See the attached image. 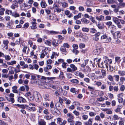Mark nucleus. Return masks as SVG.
<instances>
[{
  "label": "nucleus",
  "instance_id": "nucleus-1",
  "mask_svg": "<svg viewBox=\"0 0 125 125\" xmlns=\"http://www.w3.org/2000/svg\"><path fill=\"white\" fill-rule=\"evenodd\" d=\"M103 59L104 61L102 62L99 66L101 68L108 69L109 65L112 63V60L106 56H104Z\"/></svg>",
  "mask_w": 125,
  "mask_h": 125
},
{
  "label": "nucleus",
  "instance_id": "nucleus-2",
  "mask_svg": "<svg viewBox=\"0 0 125 125\" xmlns=\"http://www.w3.org/2000/svg\"><path fill=\"white\" fill-rule=\"evenodd\" d=\"M9 98H8L7 97H6L7 100L9 102H11L12 103L14 102V99L13 98L14 96V94L12 93H10L9 95Z\"/></svg>",
  "mask_w": 125,
  "mask_h": 125
},
{
  "label": "nucleus",
  "instance_id": "nucleus-3",
  "mask_svg": "<svg viewBox=\"0 0 125 125\" xmlns=\"http://www.w3.org/2000/svg\"><path fill=\"white\" fill-rule=\"evenodd\" d=\"M25 96L28 98L29 100L31 101H33L34 100L33 96L31 94L30 92H29L26 93Z\"/></svg>",
  "mask_w": 125,
  "mask_h": 125
},
{
  "label": "nucleus",
  "instance_id": "nucleus-4",
  "mask_svg": "<svg viewBox=\"0 0 125 125\" xmlns=\"http://www.w3.org/2000/svg\"><path fill=\"white\" fill-rule=\"evenodd\" d=\"M101 39L104 40L106 39V40L105 42H110L111 41V38L110 37H107V36H106L105 34H104L103 35H102L101 37Z\"/></svg>",
  "mask_w": 125,
  "mask_h": 125
},
{
  "label": "nucleus",
  "instance_id": "nucleus-5",
  "mask_svg": "<svg viewBox=\"0 0 125 125\" xmlns=\"http://www.w3.org/2000/svg\"><path fill=\"white\" fill-rule=\"evenodd\" d=\"M96 25L100 29H103L104 28V24L103 22L98 21V23L96 24Z\"/></svg>",
  "mask_w": 125,
  "mask_h": 125
},
{
  "label": "nucleus",
  "instance_id": "nucleus-6",
  "mask_svg": "<svg viewBox=\"0 0 125 125\" xmlns=\"http://www.w3.org/2000/svg\"><path fill=\"white\" fill-rule=\"evenodd\" d=\"M35 99L36 101L38 103L41 102L42 100V98L40 94H37Z\"/></svg>",
  "mask_w": 125,
  "mask_h": 125
},
{
  "label": "nucleus",
  "instance_id": "nucleus-7",
  "mask_svg": "<svg viewBox=\"0 0 125 125\" xmlns=\"http://www.w3.org/2000/svg\"><path fill=\"white\" fill-rule=\"evenodd\" d=\"M101 73L102 76H100L99 77L100 78H102L104 77H105L106 75V73L105 70L102 69L101 70Z\"/></svg>",
  "mask_w": 125,
  "mask_h": 125
},
{
  "label": "nucleus",
  "instance_id": "nucleus-8",
  "mask_svg": "<svg viewBox=\"0 0 125 125\" xmlns=\"http://www.w3.org/2000/svg\"><path fill=\"white\" fill-rule=\"evenodd\" d=\"M17 101L20 103H24L25 102L26 100L22 97H19L17 98Z\"/></svg>",
  "mask_w": 125,
  "mask_h": 125
},
{
  "label": "nucleus",
  "instance_id": "nucleus-9",
  "mask_svg": "<svg viewBox=\"0 0 125 125\" xmlns=\"http://www.w3.org/2000/svg\"><path fill=\"white\" fill-rule=\"evenodd\" d=\"M123 107V105L122 104H119L117 106L116 109L115 110V111L116 113L120 112L121 109Z\"/></svg>",
  "mask_w": 125,
  "mask_h": 125
},
{
  "label": "nucleus",
  "instance_id": "nucleus-10",
  "mask_svg": "<svg viewBox=\"0 0 125 125\" xmlns=\"http://www.w3.org/2000/svg\"><path fill=\"white\" fill-rule=\"evenodd\" d=\"M95 17L96 19L99 21H103L104 19V16L102 15L96 16Z\"/></svg>",
  "mask_w": 125,
  "mask_h": 125
},
{
  "label": "nucleus",
  "instance_id": "nucleus-11",
  "mask_svg": "<svg viewBox=\"0 0 125 125\" xmlns=\"http://www.w3.org/2000/svg\"><path fill=\"white\" fill-rule=\"evenodd\" d=\"M113 20L116 24L120 23V21H121L120 19H119L117 17H113Z\"/></svg>",
  "mask_w": 125,
  "mask_h": 125
},
{
  "label": "nucleus",
  "instance_id": "nucleus-12",
  "mask_svg": "<svg viewBox=\"0 0 125 125\" xmlns=\"http://www.w3.org/2000/svg\"><path fill=\"white\" fill-rule=\"evenodd\" d=\"M60 51L62 52L63 54L66 55L67 52L66 51L65 48L63 46H62L60 49Z\"/></svg>",
  "mask_w": 125,
  "mask_h": 125
},
{
  "label": "nucleus",
  "instance_id": "nucleus-13",
  "mask_svg": "<svg viewBox=\"0 0 125 125\" xmlns=\"http://www.w3.org/2000/svg\"><path fill=\"white\" fill-rule=\"evenodd\" d=\"M18 5L17 3L16 2L13 1V3L11 6V8L13 9H14L15 8L18 7Z\"/></svg>",
  "mask_w": 125,
  "mask_h": 125
},
{
  "label": "nucleus",
  "instance_id": "nucleus-14",
  "mask_svg": "<svg viewBox=\"0 0 125 125\" xmlns=\"http://www.w3.org/2000/svg\"><path fill=\"white\" fill-rule=\"evenodd\" d=\"M92 120V118L89 119L88 121L85 122L84 124L85 125H92L93 123Z\"/></svg>",
  "mask_w": 125,
  "mask_h": 125
},
{
  "label": "nucleus",
  "instance_id": "nucleus-15",
  "mask_svg": "<svg viewBox=\"0 0 125 125\" xmlns=\"http://www.w3.org/2000/svg\"><path fill=\"white\" fill-rule=\"evenodd\" d=\"M120 34L119 32H115L113 35V36L114 38L115 39H117L120 37Z\"/></svg>",
  "mask_w": 125,
  "mask_h": 125
},
{
  "label": "nucleus",
  "instance_id": "nucleus-16",
  "mask_svg": "<svg viewBox=\"0 0 125 125\" xmlns=\"http://www.w3.org/2000/svg\"><path fill=\"white\" fill-rule=\"evenodd\" d=\"M52 44L54 47L57 46L59 45V44L58 42H56L55 39H53L52 41Z\"/></svg>",
  "mask_w": 125,
  "mask_h": 125
},
{
  "label": "nucleus",
  "instance_id": "nucleus-17",
  "mask_svg": "<svg viewBox=\"0 0 125 125\" xmlns=\"http://www.w3.org/2000/svg\"><path fill=\"white\" fill-rule=\"evenodd\" d=\"M70 66L73 70V72H74L77 70V67L73 64H70Z\"/></svg>",
  "mask_w": 125,
  "mask_h": 125
},
{
  "label": "nucleus",
  "instance_id": "nucleus-18",
  "mask_svg": "<svg viewBox=\"0 0 125 125\" xmlns=\"http://www.w3.org/2000/svg\"><path fill=\"white\" fill-rule=\"evenodd\" d=\"M118 73L121 76H124L125 75V71H124L119 70Z\"/></svg>",
  "mask_w": 125,
  "mask_h": 125
},
{
  "label": "nucleus",
  "instance_id": "nucleus-19",
  "mask_svg": "<svg viewBox=\"0 0 125 125\" xmlns=\"http://www.w3.org/2000/svg\"><path fill=\"white\" fill-rule=\"evenodd\" d=\"M40 4L42 8H45L47 6L46 3L44 1H42Z\"/></svg>",
  "mask_w": 125,
  "mask_h": 125
},
{
  "label": "nucleus",
  "instance_id": "nucleus-20",
  "mask_svg": "<svg viewBox=\"0 0 125 125\" xmlns=\"http://www.w3.org/2000/svg\"><path fill=\"white\" fill-rule=\"evenodd\" d=\"M81 21L82 22H83L84 23L87 24L89 23V21L85 18H83L81 19Z\"/></svg>",
  "mask_w": 125,
  "mask_h": 125
},
{
  "label": "nucleus",
  "instance_id": "nucleus-21",
  "mask_svg": "<svg viewBox=\"0 0 125 125\" xmlns=\"http://www.w3.org/2000/svg\"><path fill=\"white\" fill-rule=\"evenodd\" d=\"M17 87L16 86H14L12 87V91L13 93H17L18 91L17 90Z\"/></svg>",
  "mask_w": 125,
  "mask_h": 125
},
{
  "label": "nucleus",
  "instance_id": "nucleus-22",
  "mask_svg": "<svg viewBox=\"0 0 125 125\" xmlns=\"http://www.w3.org/2000/svg\"><path fill=\"white\" fill-rule=\"evenodd\" d=\"M117 0H107V2L109 4L116 3Z\"/></svg>",
  "mask_w": 125,
  "mask_h": 125
},
{
  "label": "nucleus",
  "instance_id": "nucleus-23",
  "mask_svg": "<svg viewBox=\"0 0 125 125\" xmlns=\"http://www.w3.org/2000/svg\"><path fill=\"white\" fill-rule=\"evenodd\" d=\"M103 12L104 14L106 15H108L109 14H111L112 13V11H110V12H109L107 10H105Z\"/></svg>",
  "mask_w": 125,
  "mask_h": 125
},
{
  "label": "nucleus",
  "instance_id": "nucleus-24",
  "mask_svg": "<svg viewBox=\"0 0 125 125\" xmlns=\"http://www.w3.org/2000/svg\"><path fill=\"white\" fill-rule=\"evenodd\" d=\"M32 26H31V28L32 30H34L37 28L36 23H31Z\"/></svg>",
  "mask_w": 125,
  "mask_h": 125
},
{
  "label": "nucleus",
  "instance_id": "nucleus-25",
  "mask_svg": "<svg viewBox=\"0 0 125 125\" xmlns=\"http://www.w3.org/2000/svg\"><path fill=\"white\" fill-rule=\"evenodd\" d=\"M60 105H61V104H60L59 103H57L56 104H55L56 106V107H57L58 108H56V110L58 111H59L58 109L59 110H61V108L60 107Z\"/></svg>",
  "mask_w": 125,
  "mask_h": 125
},
{
  "label": "nucleus",
  "instance_id": "nucleus-26",
  "mask_svg": "<svg viewBox=\"0 0 125 125\" xmlns=\"http://www.w3.org/2000/svg\"><path fill=\"white\" fill-rule=\"evenodd\" d=\"M5 10V9L4 8L0 9V15H3L4 14V12Z\"/></svg>",
  "mask_w": 125,
  "mask_h": 125
},
{
  "label": "nucleus",
  "instance_id": "nucleus-27",
  "mask_svg": "<svg viewBox=\"0 0 125 125\" xmlns=\"http://www.w3.org/2000/svg\"><path fill=\"white\" fill-rule=\"evenodd\" d=\"M48 87L50 89L52 88L53 89H55L56 88V86L52 84H50L48 85Z\"/></svg>",
  "mask_w": 125,
  "mask_h": 125
},
{
  "label": "nucleus",
  "instance_id": "nucleus-28",
  "mask_svg": "<svg viewBox=\"0 0 125 125\" xmlns=\"http://www.w3.org/2000/svg\"><path fill=\"white\" fill-rule=\"evenodd\" d=\"M89 114L91 117H94L96 115V113L93 112H90Z\"/></svg>",
  "mask_w": 125,
  "mask_h": 125
},
{
  "label": "nucleus",
  "instance_id": "nucleus-29",
  "mask_svg": "<svg viewBox=\"0 0 125 125\" xmlns=\"http://www.w3.org/2000/svg\"><path fill=\"white\" fill-rule=\"evenodd\" d=\"M113 77L115 78L116 82H118L119 81V75H114Z\"/></svg>",
  "mask_w": 125,
  "mask_h": 125
},
{
  "label": "nucleus",
  "instance_id": "nucleus-30",
  "mask_svg": "<svg viewBox=\"0 0 125 125\" xmlns=\"http://www.w3.org/2000/svg\"><path fill=\"white\" fill-rule=\"evenodd\" d=\"M4 57L5 58V60L6 61H9L11 59V57L10 56L8 55H4Z\"/></svg>",
  "mask_w": 125,
  "mask_h": 125
},
{
  "label": "nucleus",
  "instance_id": "nucleus-31",
  "mask_svg": "<svg viewBox=\"0 0 125 125\" xmlns=\"http://www.w3.org/2000/svg\"><path fill=\"white\" fill-rule=\"evenodd\" d=\"M48 32L52 35L57 34L58 33V32L52 31H49Z\"/></svg>",
  "mask_w": 125,
  "mask_h": 125
},
{
  "label": "nucleus",
  "instance_id": "nucleus-32",
  "mask_svg": "<svg viewBox=\"0 0 125 125\" xmlns=\"http://www.w3.org/2000/svg\"><path fill=\"white\" fill-rule=\"evenodd\" d=\"M72 51L73 53L76 55H77L79 52V51L77 49H73Z\"/></svg>",
  "mask_w": 125,
  "mask_h": 125
},
{
  "label": "nucleus",
  "instance_id": "nucleus-33",
  "mask_svg": "<svg viewBox=\"0 0 125 125\" xmlns=\"http://www.w3.org/2000/svg\"><path fill=\"white\" fill-rule=\"evenodd\" d=\"M3 43L5 46H8V44L9 43V41L8 40H3Z\"/></svg>",
  "mask_w": 125,
  "mask_h": 125
},
{
  "label": "nucleus",
  "instance_id": "nucleus-34",
  "mask_svg": "<svg viewBox=\"0 0 125 125\" xmlns=\"http://www.w3.org/2000/svg\"><path fill=\"white\" fill-rule=\"evenodd\" d=\"M100 52H99L98 50L96 49L94 50L93 51V53H94L95 55H98Z\"/></svg>",
  "mask_w": 125,
  "mask_h": 125
},
{
  "label": "nucleus",
  "instance_id": "nucleus-35",
  "mask_svg": "<svg viewBox=\"0 0 125 125\" xmlns=\"http://www.w3.org/2000/svg\"><path fill=\"white\" fill-rule=\"evenodd\" d=\"M115 59L116 62L117 63H119L121 61L120 57H115Z\"/></svg>",
  "mask_w": 125,
  "mask_h": 125
},
{
  "label": "nucleus",
  "instance_id": "nucleus-36",
  "mask_svg": "<svg viewBox=\"0 0 125 125\" xmlns=\"http://www.w3.org/2000/svg\"><path fill=\"white\" fill-rule=\"evenodd\" d=\"M61 3L62 4V6L63 8H65L68 6V4L65 2H64L63 3L61 2Z\"/></svg>",
  "mask_w": 125,
  "mask_h": 125
},
{
  "label": "nucleus",
  "instance_id": "nucleus-37",
  "mask_svg": "<svg viewBox=\"0 0 125 125\" xmlns=\"http://www.w3.org/2000/svg\"><path fill=\"white\" fill-rule=\"evenodd\" d=\"M71 82L72 83H78L79 82L78 80L76 79H73L71 80Z\"/></svg>",
  "mask_w": 125,
  "mask_h": 125
},
{
  "label": "nucleus",
  "instance_id": "nucleus-38",
  "mask_svg": "<svg viewBox=\"0 0 125 125\" xmlns=\"http://www.w3.org/2000/svg\"><path fill=\"white\" fill-rule=\"evenodd\" d=\"M58 40L59 41H63L64 39V37L62 35H59L58 36Z\"/></svg>",
  "mask_w": 125,
  "mask_h": 125
},
{
  "label": "nucleus",
  "instance_id": "nucleus-39",
  "mask_svg": "<svg viewBox=\"0 0 125 125\" xmlns=\"http://www.w3.org/2000/svg\"><path fill=\"white\" fill-rule=\"evenodd\" d=\"M38 108V112L39 113H41L43 109V107L42 106H39Z\"/></svg>",
  "mask_w": 125,
  "mask_h": 125
},
{
  "label": "nucleus",
  "instance_id": "nucleus-40",
  "mask_svg": "<svg viewBox=\"0 0 125 125\" xmlns=\"http://www.w3.org/2000/svg\"><path fill=\"white\" fill-rule=\"evenodd\" d=\"M49 95L48 94H45L44 95V98L46 101L49 100Z\"/></svg>",
  "mask_w": 125,
  "mask_h": 125
},
{
  "label": "nucleus",
  "instance_id": "nucleus-41",
  "mask_svg": "<svg viewBox=\"0 0 125 125\" xmlns=\"http://www.w3.org/2000/svg\"><path fill=\"white\" fill-rule=\"evenodd\" d=\"M5 13L8 14H11L12 13V11L10 10H6L5 11Z\"/></svg>",
  "mask_w": 125,
  "mask_h": 125
},
{
  "label": "nucleus",
  "instance_id": "nucleus-42",
  "mask_svg": "<svg viewBox=\"0 0 125 125\" xmlns=\"http://www.w3.org/2000/svg\"><path fill=\"white\" fill-rule=\"evenodd\" d=\"M82 30L83 31L86 32H88L89 31V28H83Z\"/></svg>",
  "mask_w": 125,
  "mask_h": 125
},
{
  "label": "nucleus",
  "instance_id": "nucleus-43",
  "mask_svg": "<svg viewBox=\"0 0 125 125\" xmlns=\"http://www.w3.org/2000/svg\"><path fill=\"white\" fill-rule=\"evenodd\" d=\"M59 77L61 79H63L64 78V77L63 76V72H62L60 73Z\"/></svg>",
  "mask_w": 125,
  "mask_h": 125
},
{
  "label": "nucleus",
  "instance_id": "nucleus-44",
  "mask_svg": "<svg viewBox=\"0 0 125 125\" xmlns=\"http://www.w3.org/2000/svg\"><path fill=\"white\" fill-rule=\"evenodd\" d=\"M82 117L83 120H86L88 119V116L87 115H83L82 116Z\"/></svg>",
  "mask_w": 125,
  "mask_h": 125
},
{
  "label": "nucleus",
  "instance_id": "nucleus-45",
  "mask_svg": "<svg viewBox=\"0 0 125 125\" xmlns=\"http://www.w3.org/2000/svg\"><path fill=\"white\" fill-rule=\"evenodd\" d=\"M95 75V74L93 73H90L88 74V76L89 77H94Z\"/></svg>",
  "mask_w": 125,
  "mask_h": 125
},
{
  "label": "nucleus",
  "instance_id": "nucleus-46",
  "mask_svg": "<svg viewBox=\"0 0 125 125\" xmlns=\"http://www.w3.org/2000/svg\"><path fill=\"white\" fill-rule=\"evenodd\" d=\"M59 103L61 104V105H62V104L63 103V100L61 97H59Z\"/></svg>",
  "mask_w": 125,
  "mask_h": 125
},
{
  "label": "nucleus",
  "instance_id": "nucleus-47",
  "mask_svg": "<svg viewBox=\"0 0 125 125\" xmlns=\"http://www.w3.org/2000/svg\"><path fill=\"white\" fill-rule=\"evenodd\" d=\"M0 125H8L7 124L3 121L0 120Z\"/></svg>",
  "mask_w": 125,
  "mask_h": 125
},
{
  "label": "nucleus",
  "instance_id": "nucleus-48",
  "mask_svg": "<svg viewBox=\"0 0 125 125\" xmlns=\"http://www.w3.org/2000/svg\"><path fill=\"white\" fill-rule=\"evenodd\" d=\"M61 9L59 8H56L55 9L54 11L55 12H57L58 13H59L61 12Z\"/></svg>",
  "mask_w": 125,
  "mask_h": 125
},
{
  "label": "nucleus",
  "instance_id": "nucleus-49",
  "mask_svg": "<svg viewBox=\"0 0 125 125\" xmlns=\"http://www.w3.org/2000/svg\"><path fill=\"white\" fill-rule=\"evenodd\" d=\"M28 110H29L30 111L31 110V111H35L36 110V109L34 107H29V108L28 109Z\"/></svg>",
  "mask_w": 125,
  "mask_h": 125
},
{
  "label": "nucleus",
  "instance_id": "nucleus-50",
  "mask_svg": "<svg viewBox=\"0 0 125 125\" xmlns=\"http://www.w3.org/2000/svg\"><path fill=\"white\" fill-rule=\"evenodd\" d=\"M73 49H77L78 48V45L76 44H74L73 45Z\"/></svg>",
  "mask_w": 125,
  "mask_h": 125
},
{
  "label": "nucleus",
  "instance_id": "nucleus-51",
  "mask_svg": "<svg viewBox=\"0 0 125 125\" xmlns=\"http://www.w3.org/2000/svg\"><path fill=\"white\" fill-rule=\"evenodd\" d=\"M16 105L19 107H20L21 108H22V109H23L25 108V106L24 105H20L19 104H17Z\"/></svg>",
  "mask_w": 125,
  "mask_h": 125
},
{
  "label": "nucleus",
  "instance_id": "nucleus-52",
  "mask_svg": "<svg viewBox=\"0 0 125 125\" xmlns=\"http://www.w3.org/2000/svg\"><path fill=\"white\" fill-rule=\"evenodd\" d=\"M108 79L111 81H112L113 80V78L112 76L111 75H109L107 77Z\"/></svg>",
  "mask_w": 125,
  "mask_h": 125
},
{
  "label": "nucleus",
  "instance_id": "nucleus-53",
  "mask_svg": "<svg viewBox=\"0 0 125 125\" xmlns=\"http://www.w3.org/2000/svg\"><path fill=\"white\" fill-rule=\"evenodd\" d=\"M79 10L80 11H84V8L83 7L80 6L79 7Z\"/></svg>",
  "mask_w": 125,
  "mask_h": 125
},
{
  "label": "nucleus",
  "instance_id": "nucleus-54",
  "mask_svg": "<svg viewBox=\"0 0 125 125\" xmlns=\"http://www.w3.org/2000/svg\"><path fill=\"white\" fill-rule=\"evenodd\" d=\"M95 120H96L99 121H101V120L100 119V116L99 115L96 116L94 119Z\"/></svg>",
  "mask_w": 125,
  "mask_h": 125
},
{
  "label": "nucleus",
  "instance_id": "nucleus-55",
  "mask_svg": "<svg viewBox=\"0 0 125 125\" xmlns=\"http://www.w3.org/2000/svg\"><path fill=\"white\" fill-rule=\"evenodd\" d=\"M29 26V23H26L23 26V28H27Z\"/></svg>",
  "mask_w": 125,
  "mask_h": 125
},
{
  "label": "nucleus",
  "instance_id": "nucleus-56",
  "mask_svg": "<svg viewBox=\"0 0 125 125\" xmlns=\"http://www.w3.org/2000/svg\"><path fill=\"white\" fill-rule=\"evenodd\" d=\"M69 8L70 10H74L75 9L76 7L73 6H71Z\"/></svg>",
  "mask_w": 125,
  "mask_h": 125
},
{
  "label": "nucleus",
  "instance_id": "nucleus-57",
  "mask_svg": "<svg viewBox=\"0 0 125 125\" xmlns=\"http://www.w3.org/2000/svg\"><path fill=\"white\" fill-rule=\"evenodd\" d=\"M37 79H35V80H32L31 82L32 84H33L36 83H37Z\"/></svg>",
  "mask_w": 125,
  "mask_h": 125
},
{
  "label": "nucleus",
  "instance_id": "nucleus-58",
  "mask_svg": "<svg viewBox=\"0 0 125 125\" xmlns=\"http://www.w3.org/2000/svg\"><path fill=\"white\" fill-rule=\"evenodd\" d=\"M97 32V31L94 28H91V30L90 32L93 33H95Z\"/></svg>",
  "mask_w": 125,
  "mask_h": 125
},
{
  "label": "nucleus",
  "instance_id": "nucleus-59",
  "mask_svg": "<svg viewBox=\"0 0 125 125\" xmlns=\"http://www.w3.org/2000/svg\"><path fill=\"white\" fill-rule=\"evenodd\" d=\"M67 115L68 117H69V118H71L72 119H73L74 118L73 116L71 114L69 113L67 114Z\"/></svg>",
  "mask_w": 125,
  "mask_h": 125
},
{
  "label": "nucleus",
  "instance_id": "nucleus-60",
  "mask_svg": "<svg viewBox=\"0 0 125 125\" xmlns=\"http://www.w3.org/2000/svg\"><path fill=\"white\" fill-rule=\"evenodd\" d=\"M118 99L119 103H121L123 102V99L121 97L118 98Z\"/></svg>",
  "mask_w": 125,
  "mask_h": 125
},
{
  "label": "nucleus",
  "instance_id": "nucleus-61",
  "mask_svg": "<svg viewBox=\"0 0 125 125\" xmlns=\"http://www.w3.org/2000/svg\"><path fill=\"white\" fill-rule=\"evenodd\" d=\"M113 118H114V120H115L119 119L118 116L116 115H114Z\"/></svg>",
  "mask_w": 125,
  "mask_h": 125
},
{
  "label": "nucleus",
  "instance_id": "nucleus-62",
  "mask_svg": "<svg viewBox=\"0 0 125 125\" xmlns=\"http://www.w3.org/2000/svg\"><path fill=\"white\" fill-rule=\"evenodd\" d=\"M112 23L110 21H108L106 23V24L107 26H110L112 25Z\"/></svg>",
  "mask_w": 125,
  "mask_h": 125
},
{
  "label": "nucleus",
  "instance_id": "nucleus-63",
  "mask_svg": "<svg viewBox=\"0 0 125 125\" xmlns=\"http://www.w3.org/2000/svg\"><path fill=\"white\" fill-rule=\"evenodd\" d=\"M97 100L98 101L101 102L104 101V99H103V98L102 97H101L100 98H98L97 99Z\"/></svg>",
  "mask_w": 125,
  "mask_h": 125
},
{
  "label": "nucleus",
  "instance_id": "nucleus-64",
  "mask_svg": "<svg viewBox=\"0 0 125 125\" xmlns=\"http://www.w3.org/2000/svg\"><path fill=\"white\" fill-rule=\"evenodd\" d=\"M73 113L76 116H78L79 115V112L75 110L73 111Z\"/></svg>",
  "mask_w": 125,
  "mask_h": 125
}]
</instances>
